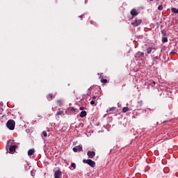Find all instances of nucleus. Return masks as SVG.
I'll list each match as a JSON object with an SVG mask.
<instances>
[{"instance_id":"obj_1","label":"nucleus","mask_w":178,"mask_h":178,"mask_svg":"<svg viewBox=\"0 0 178 178\" xmlns=\"http://www.w3.org/2000/svg\"><path fill=\"white\" fill-rule=\"evenodd\" d=\"M15 126H16V122L13 120H9L6 123V127L9 130H15Z\"/></svg>"},{"instance_id":"obj_2","label":"nucleus","mask_w":178,"mask_h":178,"mask_svg":"<svg viewBox=\"0 0 178 178\" xmlns=\"http://www.w3.org/2000/svg\"><path fill=\"white\" fill-rule=\"evenodd\" d=\"M83 163H87V165H89V166H91V168H95V161L91 159H83Z\"/></svg>"},{"instance_id":"obj_3","label":"nucleus","mask_w":178,"mask_h":178,"mask_svg":"<svg viewBox=\"0 0 178 178\" xmlns=\"http://www.w3.org/2000/svg\"><path fill=\"white\" fill-rule=\"evenodd\" d=\"M143 21L141 19H136L134 22H132L133 26H137L141 24Z\"/></svg>"},{"instance_id":"obj_4","label":"nucleus","mask_w":178,"mask_h":178,"mask_svg":"<svg viewBox=\"0 0 178 178\" xmlns=\"http://www.w3.org/2000/svg\"><path fill=\"white\" fill-rule=\"evenodd\" d=\"M88 156H89L91 159L95 156V152L88 151L87 153Z\"/></svg>"},{"instance_id":"obj_5","label":"nucleus","mask_w":178,"mask_h":178,"mask_svg":"<svg viewBox=\"0 0 178 178\" xmlns=\"http://www.w3.org/2000/svg\"><path fill=\"white\" fill-rule=\"evenodd\" d=\"M74 152H77L79 151H83V147L82 146H76L74 147L73 149Z\"/></svg>"},{"instance_id":"obj_6","label":"nucleus","mask_w":178,"mask_h":178,"mask_svg":"<svg viewBox=\"0 0 178 178\" xmlns=\"http://www.w3.org/2000/svg\"><path fill=\"white\" fill-rule=\"evenodd\" d=\"M16 148H17V145H11L9 147L10 152H15L16 151Z\"/></svg>"},{"instance_id":"obj_7","label":"nucleus","mask_w":178,"mask_h":178,"mask_svg":"<svg viewBox=\"0 0 178 178\" xmlns=\"http://www.w3.org/2000/svg\"><path fill=\"white\" fill-rule=\"evenodd\" d=\"M131 16H137V15H138V13H137V10L136 9L133 8L131 10Z\"/></svg>"},{"instance_id":"obj_8","label":"nucleus","mask_w":178,"mask_h":178,"mask_svg":"<svg viewBox=\"0 0 178 178\" xmlns=\"http://www.w3.org/2000/svg\"><path fill=\"white\" fill-rule=\"evenodd\" d=\"M34 152H35V149H31L28 151V155L29 156H31V155L34 154Z\"/></svg>"},{"instance_id":"obj_9","label":"nucleus","mask_w":178,"mask_h":178,"mask_svg":"<svg viewBox=\"0 0 178 178\" xmlns=\"http://www.w3.org/2000/svg\"><path fill=\"white\" fill-rule=\"evenodd\" d=\"M79 116L80 118H86V116H87V111H81Z\"/></svg>"},{"instance_id":"obj_10","label":"nucleus","mask_w":178,"mask_h":178,"mask_svg":"<svg viewBox=\"0 0 178 178\" xmlns=\"http://www.w3.org/2000/svg\"><path fill=\"white\" fill-rule=\"evenodd\" d=\"M143 106V100L137 102L136 108H141Z\"/></svg>"},{"instance_id":"obj_11","label":"nucleus","mask_w":178,"mask_h":178,"mask_svg":"<svg viewBox=\"0 0 178 178\" xmlns=\"http://www.w3.org/2000/svg\"><path fill=\"white\" fill-rule=\"evenodd\" d=\"M129 111H131L129 107H124L122 108L123 113H126V112H129Z\"/></svg>"},{"instance_id":"obj_12","label":"nucleus","mask_w":178,"mask_h":178,"mask_svg":"<svg viewBox=\"0 0 178 178\" xmlns=\"http://www.w3.org/2000/svg\"><path fill=\"white\" fill-rule=\"evenodd\" d=\"M57 105H58V106H62V105H63V100H57Z\"/></svg>"},{"instance_id":"obj_13","label":"nucleus","mask_w":178,"mask_h":178,"mask_svg":"<svg viewBox=\"0 0 178 178\" xmlns=\"http://www.w3.org/2000/svg\"><path fill=\"white\" fill-rule=\"evenodd\" d=\"M63 115H65V113L63 111H60L56 113V116H63Z\"/></svg>"},{"instance_id":"obj_14","label":"nucleus","mask_w":178,"mask_h":178,"mask_svg":"<svg viewBox=\"0 0 178 178\" xmlns=\"http://www.w3.org/2000/svg\"><path fill=\"white\" fill-rule=\"evenodd\" d=\"M100 79H101V83H102L103 84H106V83H108V80L104 79V77L101 78V76H100Z\"/></svg>"},{"instance_id":"obj_15","label":"nucleus","mask_w":178,"mask_h":178,"mask_svg":"<svg viewBox=\"0 0 178 178\" xmlns=\"http://www.w3.org/2000/svg\"><path fill=\"white\" fill-rule=\"evenodd\" d=\"M54 97V95L52 94H49L47 98L48 99V101H52V98Z\"/></svg>"},{"instance_id":"obj_16","label":"nucleus","mask_w":178,"mask_h":178,"mask_svg":"<svg viewBox=\"0 0 178 178\" xmlns=\"http://www.w3.org/2000/svg\"><path fill=\"white\" fill-rule=\"evenodd\" d=\"M77 109L74 108V107H70L68 108L67 111H72V112H76Z\"/></svg>"},{"instance_id":"obj_17","label":"nucleus","mask_w":178,"mask_h":178,"mask_svg":"<svg viewBox=\"0 0 178 178\" xmlns=\"http://www.w3.org/2000/svg\"><path fill=\"white\" fill-rule=\"evenodd\" d=\"M152 52V49L151 47H149L147 49V54H151Z\"/></svg>"},{"instance_id":"obj_18","label":"nucleus","mask_w":178,"mask_h":178,"mask_svg":"<svg viewBox=\"0 0 178 178\" xmlns=\"http://www.w3.org/2000/svg\"><path fill=\"white\" fill-rule=\"evenodd\" d=\"M162 42H168V38L163 37L162 38Z\"/></svg>"},{"instance_id":"obj_19","label":"nucleus","mask_w":178,"mask_h":178,"mask_svg":"<svg viewBox=\"0 0 178 178\" xmlns=\"http://www.w3.org/2000/svg\"><path fill=\"white\" fill-rule=\"evenodd\" d=\"M158 10H163V6L162 5H160L158 6Z\"/></svg>"},{"instance_id":"obj_20","label":"nucleus","mask_w":178,"mask_h":178,"mask_svg":"<svg viewBox=\"0 0 178 178\" xmlns=\"http://www.w3.org/2000/svg\"><path fill=\"white\" fill-rule=\"evenodd\" d=\"M42 136H44V137H47L48 136V134H47V131H42Z\"/></svg>"},{"instance_id":"obj_21","label":"nucleus","mask_w":178,"mask_h":178,"mask_svg":"<svg viewBox=\"0 0 178 178\" xmlns=\"http://www.w3.org/2000/svg\"><path fill=\"white\" fill-rule=\"evenodd\" d=\"M115 109H116V107H111L109 108V111L110 112H113V111H115Z\"/></svg>"},{"instance_id":"obj_22","label":"nucleus","mask_w":178,"mask_h":178,"mask_svg":"<svg viewBox=\"0 0 178 178\" xmlns=\"http://www.w3.org/2000/svg\"><path fill=\"white\" fill-rule=\"evenodd\" d=\"M90 105H97V104L95 103V101L92 100L90 101Z\"/></svg>"},{"instance_id":"obj_23","label":"nucleus","mask_w":178,"mask_h":178,"mask_svg":"<svg viewBox=\"0 0 178 178\" xmlns=\"http://www.w3.org/2000/svg\"><path fill=\"white\" fill-rule=\"evenodd\" d=\"M71 168H73V169H74V168H76V163H72L71 164Z\"/></svg>"},{"instance_id":"obj_24","label":"nucleus","mask_w":178,"mask_h":178,"mask_svg":"<svg viewBox=\"0 0 178 178\" xmlns=\"http://www.w3.org/2000/svg\"><path fill=\"white\" fill-rule=\"evenodd\" d=\"M161 33L163 35H166V31H165V30L162 31Z\"/></svg>"},{"instance_id":"obj_25","label":"nucleus","mask_w":178,"mask_h":178,"mask_svg":"<svg viewBox=\"0 0 178 178\" xmlns=\"http://www.w3.org/2000/svg\"><path fill=\"white\" fill-rule=\"evenodd\" d=\"M144 55H145L144 52H141L140 55V58H144Z\"/></svg>"},{"instance_id":"obj_26","label":"nucleus","mask_w":178,"mask_h":178,"mask_svg":"<svg viewBox=\"0 0 178 178\" xmlns=\"http://www.w3.org/2000/svg\"><path fill=\"white\" fill-rule=\"evenodd\" d=\"M159 58L158 56L154 57V60H158Z\"/></svg>"},{"instance_id":"obj_27","label":"nucleus","mask_w":178,"mask_h":178,"mask_svg":"<svg viewBox=\"0 0 178 178\" xmlns=\"http://www.w3.org/2000/svg\"><path fill=\"white\" fill-rule=\"evenodd\" d=\"M80 111H84V107L81 106L79 108Z\"/></svg>"},{"instance_id":"obj_28","label":"nucleus","mask_w":178,"mask_h":178,"mask_svg":"<svg viewBox=\"0 0 178 178\" xmlns=\"http://www.w3.org/2000/svg\"><path fill=\"white\" fill-rule=\"evenodd\" d=\"M90 24H94V21L93 20H90Z\"/></svg>"},{"instance_id":"obj_29","label":"nucleus","mask_w":178,"mask_h":178,"mask_svg":"<svg viewBox=\"0 0 178 178\" xmlns=\"http://www.w3.org/2000/svg\"><path fill=\"white\" fill-rule=\"evenodd\" d=\"M135 58H138V53H137L136 54H135Z\"/></svg>"},{"instance_id":"obj_30","label":"nucleus","mask_w":178,"mask_h":178,"mask_svg":"<svg viewBox=\"0 0 178 178\" xmlns=\"http://www.w3.org/2000/svg\"><path fill=\"white\" fill-rule=\"evenodd\" d=\"M152 83L154 84V86H155V84H156V82H155V81H152Z\"/></svg>"},{"instance_id":"obj_31","label":"nucleus","mask_w":178,"mask_h":178,"mask_svg":"<svg viewBox=\"0 0 178 178\" xmlns=\"http://www.w3.org/2000/svg\"><path fill=\"white\" fill-rule=\"evenodd\" d=\"M38 118H39L40 119H42V116H41V115H38Z\"/></svg>"},{"instance_id":"obj_32","label":"nucleus","mask_w":178,"mask_h":178,"mask_svg":"<svg viewBox=\"0 0 178 178\" xmlns=\"http://www.w3.org/2000/svg\"><path fill=\"white\" fill-rule=\"evenodd\" d=\"M96 97L95 96H93L92 97V99H95Z\"/></svg>"},{"instance_id":"obj_33","label":"nucleus","mask_w":178,"mask_h":178,"mask_svg":"<svg viewBox=\"0 0 178 178\" xmlns=\"http://www.w3.org/2000/svg\"><path fill=\"white\" fill-rule=\"evenodd\" d=\"M79 17H83V16H82V15H81V16H79Z\"/></svg>"},{"instance_id":"obj_34","label":"nucleus","mask_w":178,"mask_h":178,"mask_svg":"<svg viewBox=\"0 0 178 178\" xmlns=\"http://www.w3.org/2000/svg\"><path fill=\"white\" fill-rule=\"evenodd\" d=\"M149 1H154V0H149Z\"/></svg>"}]
</instances>
